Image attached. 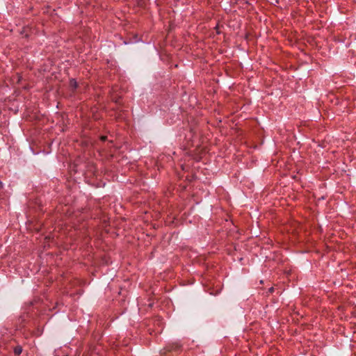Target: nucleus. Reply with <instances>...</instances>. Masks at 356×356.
<instances>
[{
    "mask_svg": "<svg viewBox=\"0 0 356 356\" xmlns=\"http://www.w3.org/2000/svg\"><path fill=\"white\" fill-rule=\"evenodd\" d=\"M70 85H71V86H72V87H73L74 88H76V86H77L76 82L75 81H74V80H72V81H71Z\"/></svg>",
    "mask_w": 356,
    "mask_h": 356,
    "instance_id": "3",
    "label": "nucleus"
},
{
    "mask_svg": "<svg viewBox=\"0 0 356 356\" xmlns=\"http://www.w3.org/2000/svg\"><path fill=\"white\" fill-rule=\"evenodd\" d=\"M101 139L104 141L106 139V136H102Z\"/></svg>",
    "mask_w": 356,
    "mask_h": 356,
    "instance_id": "4",
    "label": "nucleus"
},
{
    "mask_svg": "<svg viewBox=\"0 0 356 356\" xmlns=\"http://www.w3.org/2000/svg\"><path fill=\"white\" fill-rule=\"evenodd\" d=\"M273 290H274V289L272 287V288H270V289H269V291H270V293H272V292L273 291Z\"/></svg>",
    "mask_w": 356,
    "mask_h": 356,
    "instance_id": "5",
    "label": "nucleus"
},
{
    "mask_svg": "<svg viewBox=\"0 0 356 356\" xmlns=\"http://www.w3.org/2000/svg\"><path fill=\"white\" fill-rule=\"evenodd\" d=\"M181 348V346L179 343H173L167 347V350L170 351H177Z\"/></svg>",
    "mask_w": 356,
    "mask_h": 356,
    "instance_id": "1",
    "label": "nucleus"
},
{
    "mask_svg": "<svg viewBox=\"0 0 356 356\" xmlns=\"http://www.w3.org/2000/svg\"><path fill=\"white\" fill-rule=\"evenodd\" d=\"M22 352V348L20 346H17L14 348V354L16 356H19Z\"/></svg>",
    "mask_w": 356,
    "mask_h": 356,
    "instance_id": "2",
    "label": "nucleus"
}]
</instances>
